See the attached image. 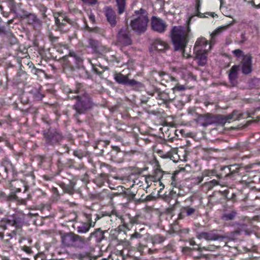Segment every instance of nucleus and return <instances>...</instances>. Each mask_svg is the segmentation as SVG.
<instances>
[{
	"label": "nucleus",
	"mask_w": 260,
	"mask_h": 260,
	"mask_svg": "<svg viewBox=\"0 0 260 260\" xmlns=\"http://www.w3.org/2000/svg\"><path fill=\"white\" fill-rule=\"evenodd\" d=\"M190 29L182 26H174L171 30V38L176 51L183 50L182 55L185 58L190 57V54L185 52V47L189 40Z\"/></svg>",
	"instance_id": "f257e3e1"
},
{
	"label": "nucleus",
	"mask_w": 260,
	"mask_h": 260,
	"mask_svg": "<svg viewBox=\"0 0 260 260\" xmlns=\"http://www.w3.org/2000/svg\"><path fill=\"white\" fill-rule=\"evenodd\" d=\"M69 93H76L78 94L74 98L77 99V103L74 108L79 113H83L91 107V102L86 93L84 91L81 84L77 83L74 89H69Z\"/></svg>",
	"instance_id": "f03ea898"
},
{
	"label": "nucleus",
	"mask_w": 260,
	"mask_h": 260,
	"mask_svg": "<svg viewBox=\"0 0 260 260\" xmlns=\"http://www.w3.org/2000/svg\"><path fill=\"white\" fill-rule=\"evenodd\" d=\"M148 22L149 18L147 11L141 8L135 11L130 25L132 29L140 35L146 31Z\"/></svg>",
	"instance_id": "7ed1b4c3"
},
{
	"label": "nucleus",
	"mask_w": 260,
	"mask_h": 260,
	"mask_svg": "<svg viewBox=\"0 0 260 260\" xmlns=\"http://www.w3.org/2000/svg\"><path fill=\"white\" fill-rule=\"evenodd\" d=\"M61 242L66 247L82 248L85 243V240L81 236L70 232L61 235Z\"/></svg>",
	"instance_id": "20e7f679"
},
{
	"label": "nucleus",
	"mask_w": 260,
	"mask_h": 260,
	"mask_svg": "<svg viewBox=\"0 0 260 260\" xmlns=\"http://www.w3.org/2000/svg\"><path fill=\"white\" fill-rule=\"evenodd\" d=\"M117 43L122 46H126L132 44L131 34L127 28H122L117 35Z\"/></svg>",
	"instance_id": "39448f33"
},
{
	"label": "nucleus",
	"mask_w": 260,
	"mask_h": 260,
	"mask_svg": "<svg viewBox=\"0 0 260 260\" xmlns=\"http://www.w3.org/2000/svg\"><path fill=\"white\" fill-rule=\"evenodd\" d=\"M86 216L88 222H76L74 224V228L77 230V231L79 234H84L88 232L91 226H94V223L92 224L90 222L91 219V216L89 214H84Z\"/></svg>",
	"instance_id": "423d86ee"
},
{
	"label": "nucleus",
	"mask_w": 260,
	"mask_h": 260,
	"mask_svg": "<svg viewBox=\"0 0 260 260\" xmlns=\"http://www.w3.org/2000/svg\"><path fill=\"white\" fill-rule=\"evenodd\" d=\"M152 29L159 33H163L165 31L167 24L160 18L153 16L151 18Z\"/></svg>",
	"instance_id": "0eeeda50"
},
{
	"label": "nucleus",
	"mask_w": 260,
	"mask_h": 260,
	"mask_svg": "<svg viewBox=\"0 0 260 260\" xmlns=\"http://www.w3.org/2000/svg\"><path fill=\"white\" fill-rule=\"evenodd\" d=\"M242 72L244 74H249L252 71V57L247 54L244 56L242 61Z\"/></svg>",
	"instance_id": "6e6552de"
},
{
	"label": "nucleus",
	"mask_w": 260,
	"mask_h": 260,
	"mask_svg": "<svg viewBox=\"0 0 260 260\" xmlns=\"http://www.w3.org/2000/svg\"><path fill=\"white\" fill-rule=\"evenodd\" d=\"M22 19H26L28 23L32 24L35 27H39L41 25V21L37 18L35 14L29 13L23 11V14L21 16Z\"/></svg>",
	"instance_id": "1a4fd4ad"
},
{
	"label": "nucleus",
	"mask_w": 260,
	"mask_h": 260,
	"mask_svg": "<svg viewBox=\"0 0 260 260\" xmlns=\"http://www.w3.org/2000/svg\"><path fill=\"white\" fill-rule=\"evenodd\" d=\"M211 49V45L208 43L207 40L204 38H199L195 43L194 47V51L204 50L208 51Z\"/></svg>",
	"instance_id": "9d476101"
},
{
	"label": "nucleus",
	"mask_w": 260,
	"mask_h": 260,
	"mask_svg": "<svg viewBox=\"0 0 260 260\" xmlns=\"http://www.w3.org/2000/svg\"><path fill=\"white\" fill-rule=\"evenodd\" d=\"M197 237L199 239H204L206 240H217L222 237L213 232L198 233Z\"/></svg>",
	"instance_id": "9b49d317"
},
{
	"label": "nucleus",
	"mask_w": 260,
	"mask_h": 260,
	"mask_svg": "<svg viewBox=\"0 0 260 260\" xmlns=\"http://www.w3.org/2000/svg\"><path fill=\"white\" fill-rule=\"evenodd\" d=\"M105 15L107 21L111 26L112 27L115 26L117 23V21L116 19L115 13L114 10L110 8H106L105 10Z\"/></svg>",
	"instance_id": "f8f14e48"
},
{
	"label": "nucleus",
	"mask_w": 260,
	"mask_h": 260,
	"mask_svg": "<svg viewBox=\"0 0 260 260\" xmlns=\"http://www.w3.org/2000/svg\"><path fill=\"white\" fill-rule=\"evenodd\" d=\"M153 45L155 50L162 52H165L169 48L167 43L159 39L155 40Z\"/></svg>",
	"instance_id": "ddd939ff"
},
{
	"label": "nucleus",
	"mask_w": 260,
	"mask_h": 260,
	"mask_svg": "<svg viewBox=\"0 0 260 260\" xmlns=\"http://www.w3.org/2000/svg\"><path fill=\"white\" fill-rule=\"evenodd\" d=\"M239 69V66H234L230 70L229 77L230 83L233 86H235L237 84V79L238 78V71Z\"/></svg>",
	"instance_id": "4468645a"
},
{
	"label": "nucleus",
	"mask_w": 260,
	"mask_h": 260,
	"mask_svg": "<svg viewBox=\"0 0 260 260\" xmlns=\"http://www.w3.org/2000/svg\"><path fill=\"white\" fill-rule=\"evenodd\" d=\"M196 52V57L198 60L199 66H203L205 65L207 62V53L208 51L204 50H200Z\"/></svg>",
	"instance_id": "2eb2a0df"
},
{
	"label": "nucleus",
	"mask_w": 260,
	"mask_h": 260,
	"mask_svg": "<svg viewBox=\"0 0 260 260\" xmlns=\"http://www.w3.org/2000/svg\"><path fill=\"white\" fill-rule=\"evenodd\" d=\"M196 211V209L192 207L189 206L182 207L180 209V213L179 215V218H182L185 216H190L193 215Z\"/></svg>",
	"instance_id": "dca6fc26"
},
{
	"label": "nucleus",
	"mask_w": 260,
	"mask_h": 260,
	"mask_svg": "<svg viewBox=\"0 0 260 260\" xmlns=\"http://www.w3.org/2000/svg\"><path fill=\"white\" fill-rule=\"evenodd\" d=\"M54 19L55 23L58 26L63 25L66 22H68V18L64 14L61 13H55L54 14Z\"/></svg>",
	"instance_id": "f3484780"
},
{
	"label": "nucleus",
	"mask_w": 260,
	"mask_h": 260,
	"mask_svg": "<svg viewBox=\"0 0 260 260\" xmlns=\"http://www.w3.org/2000/svg\"><path fill=\"white\" fill-rule=\"evenodd\" d=\"M235 23H236V20H233L232 21H231L230 23H229L228 24L221 26L217 28H216L211 34V39L212 40L213 39L214 37L216 36V35H218L219 34L221 33V32L226 30L229 28V27L231 26L234 24Z\"/></svg>",
	"instance_id": "a211bd4d"
},
{
	"label": "nucleus",
	"mask_w": 260,
	"mask_h": 260,
	"mask_svg": "<svg viewBox=\"0 0 260 260\" xmlns=\"http://www.w3.org/2000/svg\"><path fill=\"white\" fill-rule=\"evenodd\" d=\"M8 226H16V222L14 220H11L7 218H3L0 222V228L6 230Z\"/></svg>",
	"instance_id": "6ab92c4d"
},
{
	"label": "nucleus",
	"mask_w": 260,
	"mask_h": 260,
	"mask_svg": "<svg viewBox=\"0 0 260 260\" xmlns=\"http://www.w3.org/2000/svg\"><path fill=\"white\" fill-rule=\"evenodd\" d=\"M115 80L119 84L126 85L128 79L126 76L121 73H117L114 75Z\"/></svg>",
	"instance_id": "aec40b11"
},
{
	"label": "nucleus",
	"mask_w": 260,
	"mask_h": 260,
	"mask_svg": "<svg viewBox=\"0 0 260 260\" xmlns=\"http://www.w3.org/2000/svg\"><path fill=\"white\" fill-rule=\"evenodd\" d=\"M126 85H129L130 86L133 87L134 89L136 90H139L143 87V85L142 83L138 82L134 79H128Z\"/></svg>",
	"instance_id": "412c9836"
},
{
	"label": "nucleus",
	"mask_w": 260,
	"mask_h": 260,
	"mask_svg": "<svg viewBox=\"0 0 260 260\" xmlns=\"http://www.w3.org/2000/svg\"><path fill=\"white\" fill-rule=\"evenodd\" d=\"M118 7V13L122 14L125 11V0H116Z\"/></svg>",
	"instance_id": "4be33fe9"
},
{
	"label": "nucleus",
	"mask_w": 260,
	"mask_h": 260,
	"mask_svg": "<svg viewBox=\"0 0 260 260\" xmlns=\"http://www.w3.org/2000/svg\"><path fill=\"white\" fill-rule=\"evenodd\" d=\"M232 53L239 58H242L244 57V56L245 55L244 54L243 52L240 49H236L232 51Z\"/></svg>",
	"instance_id": "5701e85b"
},
{
	"label": "nucleus",
	"mask_w": 260,
	"mask_h": 260,
	"mask_svg": "<svg viewBox=\"0 0 260 260\" xmlns=\"http://www.w3.org/2000/svg\"><path fill=\"white\" fill-rule=\"evenodd\" d=\"M237 119V118L234 117V114H233L229 115H228V116L224 117V119H223V121H224V122H230V121L231 120H235Z\"/></svg>",
	"instance_id": "b1692460"
},
{
	"label": "nucleus",
	"mask_w": 260,
	"mask_h": 260,
	"mask_svg": "<svg viewBox=\"0 0 260 260\" xmlns=\"http://www.w3.org/2000/svg\"><path fill=\"white\" fill-rule=\"evenodd\" d=\"M74 155L79 158V159H82L84 156L83 153L80 150H76L74 151Z\"/></svg>",
	"instance_id": "393cba45"
},
{
	"label": "nucleus",
	"mask_w": 260,
	"mask_h": 260,
	"mask_svg": "<svg viewBox=\"0 0 260 260\" xmlns=\"http://www.w3.org/2000/svg\"><path fill=\"white\" fill-rule=\"evenodd\" d=\"M83 3L89 5H94L98 1L97 0H81Z\"/></svg>",
	"instance_id": "a878e982"
},
{
	"label": "nucleus",
	"mask_w": 260,
	"mask_h": 260,
	"mask_svg": "<svg viewBox=\"0 0 260 260\" xmlns=\"http://www.w3.org/2000/svg\"><path fill=\"white\" fill-rule=\"evenodd\" d=\"M173 89L174 90H177V91H183L185 89V87L183 85H180L179 84H177L174 87Z\"/></svg>",
	"instance_id": "bb28decb"
},
{
	"label": "nucleus",
	"mask_w": 260,
	"mask_h": 260,
	"mask_svg": "<svg viewBox=\"0 0 260 260\" xmlns=\"http://www.w3.org/2000/svg\"><path fill=\"white\" fill-rule=\"evenodd\" d=\"M235 217V214L234 213H231L229 214H225L223 218L225 220H231Z\"/></svg>",
	"instance_id": "cd10ccee"
},
{
	"label": "nucleus",
	"mask_w": 260,
	"mask_h": 260,
	"mask_svg": "<svg viewBox=\"0 0 260 260\" xmlns=\"http://www.w3.org/2000/svg\"><path fill=\"white\" fill-rule=\"evenodd\" d=\"M155 243H161L164 241V238L159 235H156L154 237Z\"/></svg>",
	"instance_id": "c85d7f7f"
},
{
	"label": "nucleus",
	"mask_w": 260,
	"mask_h": 260,
	"mask_svg": "<svg viewBox=\"0 0 260 260\" xmlns=\"http://www.w3.org/2000/svg\"><path fill=\"white\" fill-rule=\"evenodd\" d=\"M207 184L209 187H213L218 184V182L216 180L213 179L208 182Z\"/></svg>",
	"instance_id": "c756f323"
},
{
	"label": "nucleus",
	"mask_w": 260,
	"mask_h": 260,
	"mask_svg": "<svg viewBox=\"0 0 260 260\" xmlns=\"http://www.w3.org/2000/svg\"><path fill=\"white\" fill-rule=\"evenodd\" d=\"M142 236L141 234H140L138 232H135L134 234L131 235V239H133L134 238L139 239V238H142Z\"/></svg>",
	"instance_id": "7c9ffc66"
},
{
	"label": "nucleus",
	"mask_w": 260,
	"mask_h": 260,
	"mask_svg": "<svg viewBox=\"0 0 260 260\" xmlns=\"http://www.w3.org/2000/svg\"><path fill=\"white\" fill-rule=\"evenodd\" d=\"M22 250L28 254H31L32 253L31 248L29 247L26 246H24L22 247Z\"/></svg>",
	"instance_id": "2f4dec72"
},
{
	"label": "nucleus",
	"mask_w": 260,
	"mask_h": 260,
	"mask_svg": "<svg viewBox=\"0 0 260 260\" xmlns=\"http://www.w3.org/2000/svg\"><path fill=\"white\" fill-rule=\"evenodd\" d=\"M212 174L213 173L209 171H205L203 173V178L205 176H209Z\"/></svg>",
	"instance_id": "473e14b6"
},
{
	"label": "nucleus",
	"mask_w": 260,
	"mask_h": 260,
	"mask_svg": "<svg viewBox=\"0 0 260 260\" xmlns=\"http://www.w3.org/2000/svg\"><path fill=\"white\" fill-rule=\"evenodd\" d=\"M22 76H24V77H25V76H26V74H25V72H24L23 71L19 72L17 74V77H22ZM25 79V78H24V79Z\"/></svg>",
	"instance_id": "72a5a7b5"
},
{
	"label": "nucleus",
	"mask_w": 260,
	"mask_h": 260,
	"mask_svg": "<svg viewBox=\"0 0 260 260\" xmlns=\"http://www.w3.org/2000/svg\"><path fill=\"white\" fill-rule=\"evenodd\" d=\"M89 19H90V21H91V22H92V23H93V22L94 21V20H95L94 16L93 14H90V15H89Z\"/></svg>",
	"instance_id": "f704fd0d"
},
{
	"label": "nucleus",
	"mask_w": 260,
	"mask_h": 260,
	"mask_svg": "<svg viewBox=\"0 0 260 260\" xmlns=\"http://www.w3.org/2000/svg\"><path fill=\"white\" fill-rule=\"evenodd\" d=\"M189 244L191 246L197 245L194 241V240L192 239H190L189 240Z\"/></svg>",
	"instance_id": "c9c22d12"
},
{
	"label": "nucleus",
	"mask_w": 260,
	"mask_h": 260,
	"mask_svg": "<svg viewBox=\"0 0 260 260\" xmlns=\"http://www.w3.org/2000/svg\"><path fill=\"white\" fill-rule=\"evenodd\" d=\"M173 191H174V192H175V193H177V194H178V196H183V193H182V192H177V191H176V190H173Z\"/></svg>",
	"instance_id": "e433bc0d"
},
{
	"label": "nucleus",
	"mask_w": 260,
	"mask_h": 260,
	"mask_svg": "<svg viewBox=\"0 0 260 260\" xmlns=\"http://www.w3.org/2000/svg\"><path fill=\"white\" fill-rule=\"evenodd\" d=\"M7 236H8L9 237H10V238H11L12 237V236L10 233H7Z\"/></svg>",
	"instance_id": "4c0bfd02"
},
{
	"label": "nucleus",
	"mask_w": 260,
	"mask_h": 260,
	"mask_svg": "<svg viewBox=\"0 0 260 260\" xmlns=\"http://www.w3.org/2000/svg\"><path fill=\"white\" fill-rule=\"evenodd\" d=\"M255 8H257V9L260 8V3L257 5H255Z\"/></svg>",
	"instance_id": "58836bf2"
},
{
	"label": "nucleus",
	"mask_w": 260,
	"mask_h": 260,
	"mask_svg": "<svg viewBox=\"0 0 260 260\" xmlns=\"http://www.w3.org/2000/svg\"><path fill=\"white\" fill-rule=\"evenodd\" d=\"M200 3H199L197 5V10L198 11L199 10V7H200Z\"/></svg>",
	"instance_id": "ea45409f"
},
{
	"label": "nucleus",
	"mask_w": 260,
	"mask_h": 260,
	"mask_svg": "<svg viewBox=\"0 0 260 260\" xmlns=\"http://www.w3.org/2000/svg\"><path fill=\"white\" fill-rule=\"evenodd\" d=\"M0 236L2 238H3V237H4V234L3 233H1L0 234Z\"/></svg>",
	"instance_id": "a19ab883"
},
{
	"label": "nucleus",
	"mask_w": 260,
	"mask_h": 260,
	"mask_svg": "<svg viewBox=\"0 0 260 260\" xmlns=\"http://www.w3.org/2000/svg\"><path fill=\"white\" fill-rule=\"evenodd\" d=\"M207 125H208L207 123H203V126H206Z\"/></svg>",
	"instance_id": "79ce46f5"
},
{
	"label": "nucleus",
	"mask_w": 260,
	"mask_h": 260,
	"mask_svg": "<svg viewBox=\"0 0 260 260\" xmlns=\"http://www.w3.org/2000/svg\"><path fill=\"white\" fill-rule=\"evenodd\" d=\"M4 140V138L2 137H0V142L3 141Z\"/></svg>",
	"instance_id": "37998d69"
},
{
	"label": "nucleus",
	"mask_w": 260,
	"mask_h": 260,
	"mask_svg": "<svg viewBox=\"0 0 260 260\" xmlns=\"http://www.w3.org/2000/svg\"><path fill=\"white\" fill-rule=\"evenodd\" d=\"M160 185H162V188H164L165 186H164V185H162V183H161V182H160Z\"/></svg>",
	"instance_id": "c03bdc74"
},
{
	"label": "nucleus",
	"mask_w": 260,
	"mask_h": 260,
	"mask_svg": "<svg viewBox=\"0 0 260 260\" xmlns=\"http://www.w3.org/2000/svg\"><path fill=\"white\" fill-rule=\"evenodd\" d=\"M18 80H19V81H20V82L22 81V80H21V79H18Z\"/></svg>",
	"instance_id": "a18cd8bd"
},
{
	"label": "nucleus",
	"mask_w": 260,
	"mask_h": 260,
	"mask_svg": "<svg viewBox=\"0 0 260 260\" xmlns=\"http://www.w3.org/2000/svg\"><path fill=\"white\" fill-rule=\"evenodd\" d=\"M44 17H46V15L45 14H44Z\"/></svg>",
	"instance_id": "49530a36"
},
{
	"label": "nucleus",
	"mask_w": 260,
	"mask_h": 260,
	"mask_svg": "<svg viewBox=\"0 0 260 260\" xmlns=\"http://www.w3.org/2000/svg\"><path fill=\"white\" fill-rule=\"evenodd\" d=\"M11 1H13V0H10Z\"/></svg>",
	"instance_id": "de8ad7c7"
},
{
	"label": "nucleus",
	"mask_w": 260,
	"mask_h": 260,
	"mask_svg": "<svg viewBox=\"0 0 260 260\" xmlns=\"http://www.w3.org/2000/svg\"><path fill=\"white\" fill-rule=\"evenodd\" d=\"M103 260H106V259H103Z\"/></svg>",
	"instance_id": "09e8293b"
},
{
	"label": "nucleus",
	"mask_w": 260,
	"mask_h": 260,
	"mask_svg": "<svg viewBox=\"0 0 260 260\" xmlns=\"http://www.w3.org/2000/svg\"><path fill=\"white\" fill-rule=\"evenodd\" d=\"M220 1H221V0H220Z\"/></svg>",
	"instance_id": "8fccbe9b"
}]
</instances>
